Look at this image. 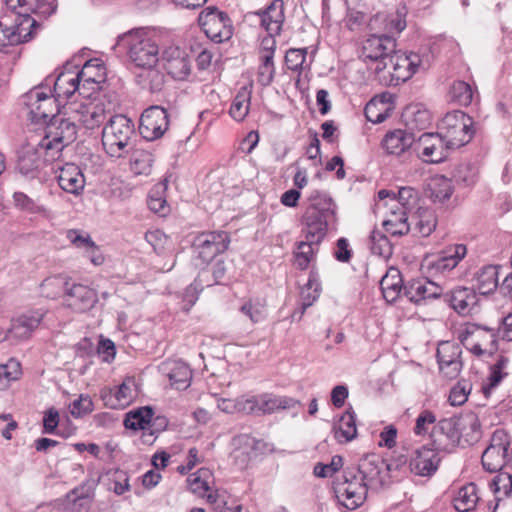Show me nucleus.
I'll list each match as a JSON object with an SVG mask.
<instances>
[{
    "mask_svg": "<svg viewBox=\"0 0 512 512\" xmlns=\"http://www.w3.org/2000/svg\"><path fill=\"white\" fill-rule=\"evenodd\" d=\"M13 202L15 207L23 212L30 214H39L44 217L50 216V211L47 207L37 203L34 199L30 198L23 192H14Z\"/></svg>",
    "mask_w": 512,
    "mask_h": 512,
    "instance_id": "48",
    "label": "nucleus"
},
{
    "mask_svg": "<svg viewBox=\"0 0 512 512\" xmlns=\"http://www.w3.org/2000/svg\"><path fill=\"white\" fill-rule=\"evenodd\" d=\"M163 187L155 186L148 195V207L151 211L164 216L168 212L166 199L162 195Z\"/></svg>",
    "mask_w": 512,
    "mask_h": 512,
    "instance_id": "60",
    "label": "nucleus"
},
{
    "mask_svg": "<svg viewBox=\"0 0 512 512\" xmlns=\"http://www.w3.org/2000/svg\"><path fill=\"white\" fill-rule=\"evenodd\" d=\"M396 50V39L387 34H371L363 40L359 58L365 63H377V73L388 67L387 59Z\"/></svg>",
    "mask_w": 512,
    "mask_h": 512,
    "instance_id": "8",
    "label": "nucleus"
},
{
    "mask_svg": "<svg viewBox=\"0 0 512 512\" xmlns=\"http://www.w3.org/2000/svg\"><path fill=\"white\" fill-rule=\"evenodd\" d=\"M135 136L134 123L127 116L113 114L102 129V144L111 157H122L128 152Z\"/></svg>",
    "mask_w": 512,
    "mask_h": 512,
    "instance_id": "3",
    "label": "nucleus"
},
{
    "mask_svg": "<svg viewBox=\"0 0 512 512\" xmlns=\"http://www.w3.org/2000/svg\"><path fill=\"white\" fill-rule=\"evenodd\" d=\"M308 201L309 205L302 217V232L305 234V239L321 242L328 227L337 221V206L328 193L320 190L311 191Z\"/></svg>",
    "mask_w": 512,
    "mask_h": 512,
    "instance_id": "1",
    "label": "nucleus"
},
{
    "mask_svg": "<svg viewBox=\"0 0 512 512\" xmlns=\"http://www.w3.org/2000/svg\"><path fill=\"white\" fill-rule=\"evenodd\" d=\"M415 142L413 134L396 129L388 132L382 140L383 149L391 155H401Z\"/></svg>",
    "mask_w": 512,
    "mask_h": 512,
    "instance_id": "35",
    "label": "nucleus"
},
{
    "mask_svg": "<svg viewBox=\"0 0 512 512\" xmlns=\"http://www.w3.org/2000/svg\"><path fill=\"white\" fill-rule=\"evenodd\" d=\"M459 431L466 436H470L472 440H477L480 436V421L474 413L466 414L459 423Z\"/></svg>",
    "mask_w": 512,
    "mask_h": 512,
    "instance_id": "62",
    "label": "nucleus"
},
{
    "mask_svg": "<svg viewBox=\"0 0 512 512\" xmlns=\"http://www.w3.org/2000/svg\"><path fill=\"white\" fill-rule=\"evenodd\" d=\"M164 68L175 80H185L191 72V61L179 47H169L163 52Z\"/></svg>",
    "mask_w": 512,
    "mask_h": 512,
    "instance_id": "26",
    "label": "nucleus"
},
{
    "mask_svg": "<svg viewBox=\"0 0 512 512\" xmlns=\"http://www.w3.org/2000/svg\"><path fill=\"white\" fill-rule=\"evenodd\" d=\"M168 125L167 111L160 106H151L141 115L139 131L144 139L153 141L163 136Z\"/></svg>",
    "mask_w": 512,
    "mask_h": 512,
    "instance_id": "17",
    "label": "nucleus"
},
{
    "mask_svg": "<svg viewBox=\"0 0 512 512\" xmlns=\"http://www.w3.org/2000/svg\"><path fill=\"white\" fill-rule=\"evenodd\" d=\"M57 181L63 191L76 196L80 195L85 187V177L81 169L73 163H66L60 168Z\"/></svg>",
    "mask_w": 512,
    "mask_h": 512,
    "instance_id": "30",
    "label": "nucleus"
},
{
    "mask_svg": "<svg viewBox=\"0 0 512 512\" xmlns=\"http://www.w3.org/2000/svg\"><path fill=\"white\" fill-rule=\"evenodd\" d=\"M378 24L383 25V34L391 35L394 38L395 35L400 34L406 27V21L399 13L389 15L378 13L373 19H371L370 25L372 27H376Z\"/></svg>",
    "mask_w": 512,
    "mask_h": 512,
    "instance_id": "40",
    "label": "nucleus"
},
{
    "mask_svg": "<svg viewBox=\"0 0 512 512\" xmlns=\"http://www.w3.org/2000/svg\"><path fill=\"white\" fill-rule=\"evenodd\" d=\"M321 292V283L319 275L315 271H310L307 283L302 287L300 292V306L294 311L292 317L298 315L301 319L306 309L313 305L319 298Z\"/></svg>",
    "mask_w": 512,
    "mask_h": 512,
    "instance_id": "33",
    "label": "nucleus"
},
{
    "mask_svg": "<svg viewBox=\"0 0 512 512\" xmlns=\"http://www.w3.org/2000/svg\"><path fill=\"white\" fill-rule=\"evenodd\" d=\"M476 288L482 295L492 293L498 286V268L495 265H485L475 275Z\"/></svg>",
    "mask_w": 512,
    "mask_h": 512,
    "instance_id": "41",
    "label": "nucleus"
},
{
    "mask_svg": "<svg viewBox=\"0 0 512 512\" xmlns=\"http://www.w3.org/2000/svg\"><path fill=\"white\" fill-rule=\"evenodd\" d=\"M114 104L105 97H98L78 105L74 118L86 129L94 130L113 115Z\"/></svg>",
    "mask_w": 512,
    "mask_h": 512,
    "instance_id": "11",
    "label": "nucleus"
},
{
    "mask_svg": "<svg viewBox=\"0 0 512 512\" xmlns=\"http://www.w3.org/2000/svg\"><path fill=\"white\" fill-rule=\"evenodd\" d=\"M259 15L261 16V25L265 30L271 35H278L285 19L283 1L273 0Z\"/></svg>",
    "mask_w": 512,
    "mask_h": 512,
    "instance_id": "34",
    "label": "nucleus"
},
{
    "mask_svg": "<svg viewBox=\"0 0 512 512\" xmlns=\"http://www.w3.org/2000/svg\"><path fill=\"white\" fill-rule=\"evenodd\" d=\"M333 490L339 504L355 510L365 502L369 487L358 477L357 471L348 468L343 480L334 483Z\"/></svg>",
    "mask_w": 512,
    "mask_h": 512,
    "instance_id": "7",
    "label": "nucleus"
},
{
    "mask_svg": "<svg viewBox=\"0 0 512 512\" xmlns=\"http://www.w3.org/2000/svg\"><path fill=\"white\" fill-rule=\"evenodd\" d=\"M248 402H250L249 414H272L278 410L294 408L299 404L294 398L271 393L250 396Z\"/></svg>",
    "mask_w": 512,
    "mask_h": 512,
    "instance_id": "21",
    "label": "nucleus"
},
{
    "mask_svg": "<svg viewBox=\"0 0 512 512\" xmlns=\"http://www.w3.org/2000/svg\"><path fill=\"white\" fill-rule=\"evenodd\" d=\"M507 456L506 451L487 447L482 453V466L490 473L498 472L508 463Z\"/></svg>",
    "mask_w": 512,
    "mask_h": 512,
    "instance_id": "45",
    "label": "nucleus"
},
{
    "mask_svg": "<svg viewBox=\"0 0 512 512\" xmlns=\"http://www.w3.org/2000/svg\"><path fill=\"white\" fill-rule=\"evenodd\" d=\"M105 78L106 68L104 64L98 59H91L83 65L76 75L70 72L61 73L54 82V92L57 98L69 99L77 91V86L70 83L69 90L64 91L61 88L62 84L79 80L84 88L88 84L99 85L105 81Z\"/></svg>",
    "mask_w": 512,
    "mask_h": 512,
    "instance_id": "6",
    "label": "nucleus"
},
{
    "mask_svg": "<svg viewBox=\"0 0 512 512\" xmlns=\"http://www.w3.org/2000/svg\"><path fill=\"white\" fill-rule=\"evenodd\" d=\"M118 45L126 49L128 60L136 68H150L159 62V45L152 33L136 28L118 36Z\"/></svg>",
    "mask_w": 512,
    "mask_h": 512,
    "instance_id": "2",
    "label": "nucleus"
},
{
    "mask_svg": "<svg viewBox=\"0 0 512 512\" xmlns=\"http://www.w3.org/2000/svg\"><path fill=\"white\" fill-rule=\"evenodd\" d=\"M249 404L250 402H248V397L245 396L236 399L222 398L217 400L218 409L228 414H233L236 412L249 414Z\"/></svg>",
    "mask_w": 512,
    "mask_h": 512,
    "instance_id": "56",
    "label": "nucleus"
},
{
    "mask_svg": "<svg viewBox=\"0 0 512 512\" xmlns=\"http://www.w3.org/2000/svg\"><path fill=\"white\" fill-rule=\"evenodd\" d=\"M207 500L213 505L215 512H248L244 510L241 504L236 502L229 503L224 497L218 494L209 493L207 495Z\"/></svg>",
    "mask_w": 512,
    "mask_h": 512,
    "instance_id": "61",
    "label": "nucleus"
},
{
    "mask_svg": "<svg viewBox=\"0 0 512 512\" xmlns=\"http://www.w3.org/2000/svg\"><path fill=\"white\" fill-rule=\"evenodd\" d=\"M141 69L143 72L136 76L137 83L150 92L160 91L164 86V75L157 69V66Z\"/></svg>",
    "mask_w": 512,
    "mask_h": 512,
    "instance_id": "44",
    "label": "nucleus"
},
{
    "mask_svg": "<svg viewBox=\"0 0 512 512\" xmlns=\"http://www.w3.org/2000/svg\"><path fill=\"white\" fill-rule=\"evenodd\" d=\"M5 5L13 15H19L21 18H28L31 21H36L31 16L33 13L50 16L56 10V5L53 2L44 0H5Z\"/></svg>",
    "mask_w": 512,
    "mask_h": 512,
    "instance_id": "27",
    "label": "nucleus"
},
{
    "mask_svg": "<svg viewBox=\"0 0 512 512\" xmlns=\"http://www.w3.org/2000/svg\"><path fill=\"white\" fill-rule=\"evenodd\" d=\"M370 249L375 255L388 258L392 254V244L388 237L380 230H373L370 234Z\"/></svg>",
    "mask_w": 512,
    "mask_h": 512,
    "instance_id": "53",
    "label": "nucleus"
},
{
    "mask_svg": "<svg viewBox=\"0 0 512 512\" xmlns=\"http://www.w3.org/2000/svg\"><path fill=\"white\" fill-rule=\"evenodd\" d=\"M403 289L404 296L417 305L428 299H436L442 294V288L426 278L413 279Z\"/></svg>",
    "mask_w": 512,
    "mask_h": 512,
    "instance_id": "28",
    "label": "nucleus"
},
{
    "mask_svg": "<svg viewBox=\"0 0 512 512\" xmlns=\"http://www.w3.org/2000/svg\"><path fill=\"white\" fill-rule=\"evenodd\" d=\"M478 499L476 485L469 483L459 489L455 499V507L460 511H469L476 506Z\"/></svg>",
    "mask_w": 512,
    "mask_h": 512,
    "instance_id": "51",
    "label": "nucleus"
},
{
    "mask_svg": "<svg viewBox=\"0 0 512 512\" xmlns=\"http://www.w3.org/2000/svg\"><path fill=\"white\" fill-rule=\"evenodd\" d=\"M97 302V292L87 285L72 283L65 289L64 304L74 312H87L91 310Z\"/></svg>",
    "mask_w": 512,
    "mask_h": 512,
    "instance_id": "19",
    "label": "nucleus"
},
{
    "mask_svg": "<svg viewBox=\"0 0 512 512\" xmlns=\"http://www.w3.org/2000/svg\"><path fill=\"white\" fill-rule=\"evenodd\" d=\"M154 155L147 143L135 146L130 155V170L135 175H149L152 171Z\"/></svg>",
    "mask_w": 512,
    "mask_h": 512,
    "instance_id": "37",
    "label": "nucleus"
},
{
    "mask_svg": "<svg viewBox=\"0 0 512 512\" xmlns=\"http://www.w3.org/2000/svg\"><path fill=\"white\" fill-rule=\"evenodd\" d=\"M478 172L471 164H460L454 171L456 181L471 186L477 181Z\"/></svg>",
    "mask_w": 512,
    "mask_h": 512,
    "instance_id": "64",
    "label": "nucleus"
},
{
    "mask_svg": "<svg viewBox=\"0 0 512 512\" xmlns=\"http://www.w3.org/2000/svg\"><path fill=\"white\" fill-rule=\"evenodd\" d=\"M472 126V119L459 110L447 113L440 123L442 137L452 149L460 148L470 142L474 134Z\"/></svg>",
    "mask_w": 512,
    "mask_h": 512,
    "instance_id": "9",
    "label": "nucleus"
},
{
    "mask_svg": "<svg viewBox=\"0 0 512 512\" xmlns=\"http://www.w3.org/2000/svg\"><path fill=\"white\" fill-rule=\"evenodd\" d=\"M42 318L43 314L41 312L34 311L13 319L10 328L4 331V335H7L6 340H27L39 326Z\"/></svg>",
    "mask_w": 512,
    "mask_h": 512,
    "instance_id": "29",
    "label": "nucleus"
},
{
    "mask_svg": "<svg viewBox=\"0 0 512 512\" xmlns=\"http://www.w3.org/2000/svg\"><path fill=\"white\" fill-rule=\"evenodd\" d=\"M351 468L357 471L358 477L369 489H378L389 476L390 464L376 454H369L360 459L357 467Z\"/></svg>",
    "mask_w": 512,
    "mask_h": 512,
    "instance_id": "14",
    "label": "nucleus"
},
{
    "mask_svg": "<svg viewBox=\"0 0 512 512\" xmlns=\"http://www.w3.org/2000/svg\"><path fill=\"white\" fill-rule=\"evenodd\" d=\"M239 311L252 323H259L266 318V301L260 297L244 299Z\"/></svg>",
    "mask_w": 512,
    "mask_h": 512,
    "instance_id": "43",
    "label": "nucleus"
},
{
    "mask_svg": "<svg viewBox=\"0 0 512 512\" xmlns=\"http://www.w3.org/2000/svg\"><path fill=\"white\" fill-rule=\"evenodd\" d=\"M498 472L490 483V489L494 493L495 499L500 501L512 493V474L501 470Z\"/></svg>",
    "mask_w": 512,
    "mask_h": 512,
    "instance_id": "52",
    "label": "nucleus"
},
{
    "mask_svg": "<svg viewBox=\"0 0 512 512\" xmlns=\"http://www.w3.org/2000/svg\"><path fill=\"white\" fill-rule=\"evenodd\" d=\"M471 391V384L467 381H460L454 385L449 394V402L452 406H461L467 399Z\"/></svg>",
    "mask_w": 512,
    "mask_h": 512,
    "instance_id": "63",
    "label": "nucleus"
},
{
    "mask_svg": "<svg viewBox=\"0 0 512 512\" xmlns=\"http://www.w3.org/2000/svg\"><path fill=\"white\" fill-rule=\"evenodd\" d=\"M461 348L458 344L445 341L437 348V361L440 373L447 379H455L462 369Z\"/></svg>",
    "mask_w": 512,
    "mask_h": 512,
    "instance_id": "22",
    "label": "nucleus"
},
{
    "mask_svg": "<svg viewBox=\"0 0 512 512\" xmlns=\"http://www.w3.org/2000/svg\"><path fill=\"white\" fill-rule=\"evenodd\" d=\"M319 243L311 242L307 239L299 243L298 252L295 254V263L299 269L304 270L308 267L314 257V246H317Z\"/></svg>",
    "mask_w": 512,
    "mask_h": 512,
    "instance_id": "57",
    "label": "nucleus"
},
{
    "mask_svg": "<svg viewBox=\"0 0 512 512\" xmlns=\"http://www.w3.org/2000/svg\"><path fill=\"white\" fill-rule=\"evenodd\" d=\"M432 448L439 452H451L460 443V431L451 420L440 421L434 427L432 434Z\"/></svg>",
    "mask_w": 512,
    "mask_h": 512,
    "instance_id": "25",
    "label": "nucleus"
},
{
    "mask_svg": "<svg viewBox=\"0 0 512 512\" xmlns=\"http://www.w3.org/2000/svg\"><path fill=\"white\" fill-rule=\"evenodd\" d=\"M383 227L392 236L406 235L410 230L406 211H391L388 219L383 221Z\"/></svg>",
    "mask_w": 512,
    "mask_h": 512,
    "instance_id": "46",
    "label": "nucleus"
},
{
    "mask_svg": "<svg viewBox=\"0 0 512 512\" xmlns=\"http://www.w3.org/2000/svg\"><path fill=\"white\" fill-rule=\"evenodd\" d=\"M447 296L450 306L463 316L471 314L478 303V296L473 288L457 287Z\"/></svg>",
    "mask_w": 512,
    "mask_h": 512,
    "instance_id": "31",
    "label": "nucleus"
},
{
    "mask_svg": "<svg viewBox=\"0 0 512 512\" xmlns=\"http://www.w3.org/2000/svg\"><path fill=\"white\" fill-rule=\"evenodd\" d=\"M42 86L32 88L22 96L23 104L28 110V119L35 124H45L49 117L53 118L57 111L56 99Z\"/></svg>",
    "mask_w": 512,
    "mask_h": 512,
    "instance_id": "10",
    "label": "nucleus"
},
{
    "mask_svg": "<svg viewBox=\"0 0 512 512\" xmlns=\"http://www.w3.org/2000/svg\"><path fill=\"white\" fill-rule=\"evenodd\" d=\"M387 63L392 68L390 71L392 80L397 83L405 82L418 71L421 66V58L416 53L407 54L395 51L389 56Z\"/></svg>",
    "mask_w": 512,
    "mask_h": 512,
    "instance_id": "24",
    "label": "nucleus"
},
{
    "mask_svg": "<svg viewBox=\"0 0 512 512\" xmlns=\"http://www.w3.org/2000/svg\"><path fill=\"white\" fill-rule=\"evenodd\" d=\"M198 23L206 36L215 43L224 42L232 35L229 17L215 7H207L201 11Z\"/></svg>",
    "mask_w": 512,
    "mask_h": 512,
    "instance_id": "12",
    "label": "nucleus"
},
{
    "mask_svg": "<svg viewBox=\"0 0 512 512\" xmlns=\"http://www.w3.org/2000/svg\"><path fill=\"white\" fill-rule=\"evenodd\" d=\"M458 340L475 356L485 360L497 350L495 330L475 323H467L458 330Z\"/></svg>",
    "mask_w": 512,
    "mask_h": 512,
    "instance_id": "5",
    "label": "nucleus"
},
{
    "mask_svg": "<svg viewBox=\"0 0 512 512\" xmlns=\"http://www.w3.org/2000/svg\"><path fill=\"white\" fill-rule=\"evenodd\" d=\"M57 159L49 158L47 150L38 141L37 143L29 142L22 146L19 151L17 169L19 172L29 178L37 176L39 171L49 163L56 161Z\"/></svg>",
    "mask_w": 512,
    "mask_h": 512,
    "instance_id": "15",
    "label": "nucleus"
},
{
    "mask_svg": "<svg viewBox=\"0 0 512 512\" xmlns=\"http://www.w3.org/2000/svg\"><path fill=\"white\" fill-rule=\"evenodd\" d=\"M437 226L435 211L429 208H419L416 214V231L423 237L429 236Z\"/></svg>",
    "mask_w": 512,
    "mask_h": 512,
    "instance_id": "49",
    "label": "nucleus"
},
{
    "mask_svg": "<svg viewBox=\"0 0 512 512\" xmlns=\"http://www.w3.org/2000/svg\"><path fill=\"white\" fill-rule=\"evenodd\" d=\"M466 254L467 248L464 244H455L442 251L435 258H426L423 267L430 273L445 274L452 271Z\"/></svg>",
    "mask_w": 512,
    "mask_h": 512,
    "instance_id": "20",
    "label": "nucleus"
},
{
    "mask_svg": "<svg viewBox=\"0 0 512 512\" xmlns=\"http://www.w3.org/2000/svg\"><path fill=\"white\" fill-rule=\"evenodd\" d=\"M402 277L400 271L396 268H391L382 277L380 281V288L384 299L388 303L397 300L402 290Z\"/></svg>",
    "mask_w": 512,
    "mask_h": 512,
    "instance_id": "39",
    "label": "nucleus"
},
{
    "mask_svg": "<svg viewBox=\"0 0 512 512\" xmlns=\"http://www.w3.org/2000/svg\"><path fill=\"white\" fill-rule=\"evenodd\" d=\"M69 410L74 418H81L90 414L94 410V403L87 394H81L69 405Z\"/></svg>",
    "mask_w": 512,
    "mask_h": 512,
    "instance_id": "59",
    "label": "nucleus"
},
{
    "mask_svg": "<svg viewBox=\"0 0 512 512\" xmlns=\"http://www.w3.org/2000/svg\"><path fill=\"white\" fill-rule=\"evenodd\" d=\"M441 457L439 453L428 445L416 449L409 462L413 474L421 477H432L439 468Z\"/></svg>",
    "mask_w": 512,
    "mask_h": 512,
    "instance_id": "23",
    "label": "nucleus"
},
{
    "mask_svg": "<svg viewBox=\"0 0 512 512\" xmlns=\"http://www.w3.org/2000/svg\"><path fill=\"white\" fill-rule=\"evenodd\" d=\"M230 238L225 231L204 232L197 235L193 241V251L196 258L203 263L211 262L217 255L228 249Z\"/></svg>",
    "mask_w": 512,
    "mask_h": 512,
    "instance_id": "13",
    "label": "nucleus"
},
{
    "mask_svg": "<svg viewBox=\"0 0 512 512\" xmlns=\"http://www.w3.org/2000/svg\"><path fill=\"white\" fill-rule=\"evenodd\" d=\"M44 135L39 140L49 158L59 159L63 149L77 138V126L70 119L54 116L45 123Z\"/></svg>",
    "mask_w": 512,
    "mask_h": 512,
    "instance_id": "4",
    "label": "nucleus"
},
{
    "mask_svg": "<svg viewBox=\"0 0 512 512\" xmlns=\"http://www.w3.org/2000/svg\"><path fill=\"white\" fill-rule=\"evenodd\" d=\"M449 93L452 101L462 106H468L473 99L472 87L465 81H454Z\"/></svg>",
    "mask_w": 512,
    "mask_h": 512,
    "instance_id": "54",
    "label": "nucleus"
},
{
    "mask_svg": "<svg viewBox=\"0 0 512 512\" xmlns=\"http://www.w3.org/2000/svg\"><path fill=\"white\" fill-rule=\"evenodd\" d=\"M14 16V25L11 27H4L0 22V50L29 41L33 37V28L38 25L37 21L21 18L19 15Z\"/></svg>",
    "mask_w": 512,
    "mask_h": 512,
    "instance_id": "18",
    "label": "nucleus"
},
{
    "mask_svg": "<svg viewBox=\"0 0 512 512\" xmlns=\"http://www.w3.org/2000/svg\"><path fill=\"white\" fill-rule=\"evenodd\" d=\"M22 374L21 364L15 358H10L0 365V387H7L12 381L18 380Z\"/></svg>",
    "mask_w": 512,
    "mask_h": 512,
    "instance_id": "55",
    "label": "nucleus"
},
{
    "mask_svg": "<svg viewBox=\"0 0 512 512\" xmlns=\"http://www.w3.org/2000/svg\"><path fill=\"white\" fill-rule=\"evenodd\" d=\"M452 149L439 133H423L415 143L418 156L426 163H440Z\"/></svg>",
    "mask_w": 512,
    "mask_h": 512,
    "instance_id": "16",
    "label": "nucleus"
},
{
    "mask_svg": "<svg viewBox=\"0 0 512 512\" xmlns=\"http://www.w3.org/2000/svg\"><path fill=\"white\" fill-rule=\"evenodd\" d=\"M162 371L175 389L183 390L190 386L192 372L183 361H168L162 365Z\"/></svg>",
    "mask_w": 512,
    "mask_h": 512,
    "instance_id": "32",
    "label": "nucleus"
},
{
    "mask_svg": "<svg viewBox=\"0 0 512 512\" xmlns=\"http://www.w3.org/2000/svg\"><path fill=\"white\" fill-rule=\"evenodd\" d=\"M392 202H397L402 206L400 211H410L418 201V192L412 187H402L398 190L397 197L393 194Z\"/></svg>",
    "mask_w": 512,
    "mask_h": 512,
    "instance_id": "58",
    "label": "nucleus"
},
{
    "mask_svg": "<svg viewBox=\"0 0 512 512\" xmlns=\"http://www.w3.org/2000/svg\"><path fill=\"white\" fill-rule=\"evenodd\" d=\"M250 101L251 90L247 87H242L231 104L229 111L231 117L236 121L244 120L250 109Z\"/></svg>",
    "mask_w": 512,
    "mask_h": 512,
    "instance_id": "47",
    "label": "nucleus"
},
{
    "mask_svg": "<svg viewBox=\"0 0 512 512\" xmlns=\"http://www.w3.org/2000/svg\"><path fill=\"white\" fill-rule=\"evenodd\" d=\"M152 417L153 410L150 407H140L126 414L124 425L127 429L143 430V438L152 437L154 435Z\"/></svg>",
    "mask_w": 512,
    "mask_h": 512,
    "instance_id": "36",
    "label": "nucleus"
},
{
    "mask_svg": "<svg viewBox=\"0 0 512 512\" xmlns=\"http://www.w3.org/2000/svg\"><path fill=\"white\" fill-rule=\"evenodd\" d=\"M68 285L69 282L65 276L55 275L46 278L41 283L40 288L43 296L50 299H56L61 295L64 296L65 289Z\"/></svg>",
    "mask_w": 512,
    "mask_h": 512,
    "instance_id": "50",
    "label": "nucleus"
},
{
    "mask_svg": "<svg viewBox=\"0 0 512 512\" xmlns=\"http://www.w3.org/2000/svg\"><path fill=\"white\" fill-rule=\"evenodd\" d=\"M427 192L434 202H443L453 193L452 181L443 175H437L429 180Z\"/></svg>",
    "mask_w": 512,
    "mask_h": 512,
    "instance_id": "42",
    "label": "nucleus"
},
{
    "mask_svg": "<svg viewBox=\"0 0 512 512\" xmlns=\"http://www.w3.org/2000/svg\"><path fill=\"white\" fill-rule=\"evenodd\" d=\"M333 433L339 443H347L357 436L356 415L352 408L340 417L333 427Z\"/></svg>",
    "mask_w": 512,
    "mask_h": 512,
    "instance_id": "38",
    "label": "nucleus"
}]
</instances>
